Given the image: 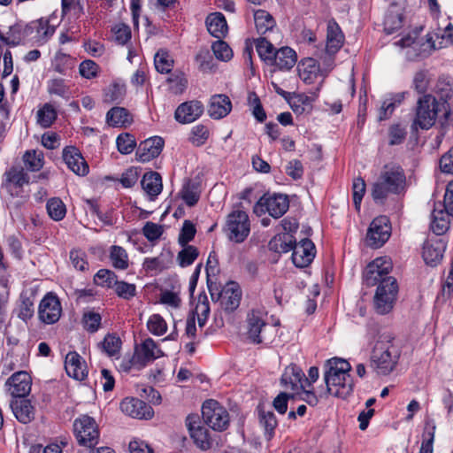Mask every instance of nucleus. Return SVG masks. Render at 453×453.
Returning <instances> with one entry per match:
<instances>
[{"label":"nucleus","mask_w":453,"mask_h":453,"mask_svg":"<svg viewBox=\"0 0 453 453\" xmlns=\"http://www.w3.org/2000/svg\"><path fill=\"white\" fill-rule=\"evenodd\" d=\"M116 143L118 150L121 154H130L136 146L134 137L128 133L119 134L117 137Z\"/></svg>","instance_id":"864d4df0"},{"label":"nucleus","mask_w":453,"mask_h":453,"mask_svg":"<svg viewBox=\"0 0 453 453\" xmlns=\"http://www.w3.org/2000/svg\"><path fill=\"white\" fill-rule=\"evenodd\" d=\"M434 92L439 96L438 101H440L442 107H444L447 100L450 98L452 95V86L445 79L440 78L434 88Z\"/></svg>","instance_id":"09e8293b"},{"label":"nucleus","mask_w":453,"mask_h":453,"mask_svg":"<svg viewBox=\"0 0 453 453\" xmlns=\"http://www.w3.org/2000/svg\"><path fill=\"white\" fill-rule=\"evenodd\" d=\"M167 81L170 83L171 91L175 95L181 94L188 86V80L182 73L172 75Z\"/></svg>","instance_id":"052dcab7"},{"label":"nucleus","mask_w":453,"mask_h":453,"mask_svg":"<svg viewBox=\"0 0 453 453\" xmlns=\"http://www.w3.org/2000/svg\"><path fill=\"white\" fill-rule=\"evenodd\" d=\"M401 349L390 333L381 334L370 356V367L379 376L390 374L397 366Z\"/></svg>","instance_id":"f257e3e1"},{"label":"nucleus","mask_w":453,"mask_h":453,"mask_svg":"<svg viewBox=\"0 0 453 453\" xmlns=\"http://www.w3.org/2000/svg\"><path fill=\"white\" fill-rule=\"evenodd\" d=\"M70 261L73 266L79 271H85L88 267L86 253L81 250H73L70 252Z\"/></svg>","instance_id":"774afa93"},{"label":"nucleus","mask_w":453,"mask_h":453,"mask_svg":"<svg viewBox=\"0 0 453 453\" xmlns=\"http://www.w3.org/2000/svg\"><path fill=\"white\" fill-rule=\"evenodd\" d=\"M24 163L29 171H39L43 165V155L35 150L27 151L23 156Z\"/></svg>","instance_id":"3c124183"},{"label":"nucleus","mask_w":453,"mask_h":453,"mask_svg":"<svg viewBox=\"0 0 453 453\" xmlns=\"http://www.w3.org/2000/svg\"><path fill=\"white\" fill-rule=\"evenodd\" d=\"M344 36L339 25L334 20L327 24L326 51L329 55L335 54L342 46Z\"/></svg>","instance_id":"bb28decb"},{"label":"nucleus","mask_w":453,"mask_h":453,"mask_svg":"<svg viewBox=\"0 0 453 453\" xmlns=\"http://www.w3.org/2000/svg\"><path fill=\"white\" fill-rule=\"evenodd\" d=\"M211 50L219 60L228 61L233 57V51L231 48L226 42L220 39L212 43Z\"/></svg>","instance_id":"bf43d9fd"},{"label":"nucleus","mask_w":453,"mask_h":453,"mask_svg":"<svg viewBox=\"0 0 453 453\" xmlns=\"http://www.w3.org/2000/svg\"><path fill=\"white\" fill-rule=\"evenodd\" d=\"M398 295V284L395 278H386L377 287L373 306L377 313L384 315L390 312Z\"/></svg>","instance_id":"423d86ee"},{"label":"nucleus","mask_w":453,"mask_h":453,"mask_svg":"<svg viewBox=\"0 0 453 453\" xmlns=\"http://www.w3.org/2000/svg\"><path fill=\"white\" fill-rule=\"evenodd\" d=\"M391 226L386 216L375 218L367 231L366 242L372 248L381 247L389 238Z\"/></svg>","instance_id":"9b49d317"},{"label":"nucleus","mask_w":453,"mask_h":453,"mask_svg":"<svg viewBox=\"0 0 453 453\" xmlns=\"http://www.w3.org/2000/svg\"><path fill=\"white\" fill-rule=\"evenodd\" d=\"M134 361L140 363V366L144 367L148 363L163 356L162 350L158 348L155 341L151 338L145 339L142 343L135 349Z\"/></svg>","instance_id":"412c9836"},{"label":"nucleus","mask_w":453,"mask_h":453,"mask_svg":"<svg viewBox=\"0 0 453 453\" xmlns=\"http://www.w3.org/2000/svg\"><path fill=\"white\" fill-rule=\"evenodd\" d=\"M445 245L441 241H427L423 246V258L426 264L434 266L443 257Z\"/></svg>","instance_id":"cd10ccee"},{"label":"nucleus","mask_w":453,"mask_h":453,"mask_svg":"<svg viewBox=\"0 0 453 453\" xmlns=\"http://www.w3.org/2000/svg\"><path fill=\"white\" fill-rule=\"evenodd\" d=\"M84 327L90 333H95L98 330L101 324V316L99 313L88 311L84 313L82 318Z\"/></svg>","instance_id":"69168bd1"},{"label":"nucleus","mask_w":453,"mask_h":453,"mask_svg":"<svg viewBox=\"0 0 453 453\" xmlns=\"http://www.w3.org/2000/svg\"><path fill=\"white\" fill-rule=\"evenodd\" d=\"M173 63L172 56L164 49L158 50L154 57L155 67L161 73H169L173 67Z\"/></svg>","instance_id":"58836bf2"},{"label":"nucleus","mask_w":453,"mask_h":453,"mask_svg":"<svg viewBox=\"0 0 453 453\" xmlns=\"http://www.w3.org/2000/svg\"><path fill=\"white\" fill-rule=\"evenodd\" d=\"M62 307L59 299L53 293H48L41 301L38 316L42 322L50 325L60 319Z\"/></svg>","instance_id":"f8f14e48"},{"label":"nucleus","mask_w":453,"mask_h":453,"mask_svg":"<svg viewBox=\"0 0 453 453\" xmlns=\"http://www.w3.org/2000/svg\"><path fill=\"white\" fill-rule=\"evenodd\" d=\"M142 189L150 197L155 199L162 191L163 184L161 175L157 172H150L143 175L141 181Z\"/></svg>","instance_id":"473e14b6"},{"label":"nucleus","mask_w":453,"mask_h":453,"mask_svg":"<svg viewBox=\"0 0 453 453\" xmlns=\"http://www.w3.org/2000/svg\"><path fill=\"white\" fill-rule=\"evenodd\" d=\"M110 259L114 268L125 270L128 267V256L125 249L113 245L111 248Z\"/></svg>","instance_id":"79ce46f5"},{"label":"nucleus","mask_w":453,"mask_h":453,"mask_svg":"<svg viewBox=\"0 0 453 453\" xmlns=\"http://www.w3.org/2000/svg\"><path fill=\"white\" fill-rule=\"evenodd\" d=\"M441 102L434 95H422L417 100L412 128L428 130L436 121Z\"/></svg>","instance_id":"20e7f679"},{"label":"nucleus","mask_w":453,"mask_h":453,"mask_svg":"<svg viewBox=\"0 0 453 453\" xmlns=\"http://www.w3.org/2000/svg\"><path fill=\"white\" fill-rule=\"evenodd\" d=\"M5 388L12 399L26 397L31 390V377L27 372H17L6 380Z\"/></svg>","instance_id":"4468645a"},{"label":"nucleus","mask_w":453,"mask_h":453,"mask_svg":"<svg viewBox=\"0 0 453 453\" xmlns=\"http://www.w3.org/2000/svg\"><path fill=\"white\" fill-rule=\"evenodd\" d=\"M403 9L397 4H391L384 19V30L393 34L403 27Z\"/></svg>","instance_id":"c85d7f7f"},{"label":"nucleus","mask_w":453,"mask_h":453,"mask_svg":"<svg viewBox=\"0 0 453 453\" xmlns=\"http://www.w3.org/2000/svg\"><path fill=\"white\" fill-rule=\"evenodd\" d=\"M164 140L159 136L146 139L140 143L137 149V159L144 163L158 157L164 148Z\"/></svg>","instance_id":"aec40b11"},{"label":"nucleus","mask_w":453,"mask_h":453,"mask_svg":"<svg viewBox=\"0 0 453 453\" xmlns=\"http://www.w3.org/2000/svg\"><path fill=\"white\" fill-rule=\"evenodd\" d=\"M350 370L351 365L345 359L334 357L327 360L324 380L328 394L344 399L352 393L354 382Z\"/></svg>","instance_id":"f03ea898"},{"label":"nucleus","mask_w":453,"mask_h":453,"mask_svg":"<svg viewBox=\"0 0 453 453\" xmlns=\"http://www.w3.org/2000/svg\"><path fill=\"white\" fill-rule=\"evenodd\" d=\"M203 421L215 431H224L229 426L227 411L217 401L210 399L202 406Z\"/></svg>","instance_id":"6e6552de"},{"label":"nucleus","mask_w":453,"mask_h":453,"mask_svg":"<svg viewBox=\"0 0 453 453\" xmlns=\"http://www.w3.org/2000/svg\"><path fill=\"white\" fill-rule=\"evenodd\" d=\"M37 123L42 127H49L57 119V111L55 108L50 104H45L36 113Z\"/></svg>","instance_id":"c03bdc74"},{"label":"nucleus","mask_w":453,"mask_h":453,"mask_svg":"<svg viewBox=\"0 0 453 453\" xmlns=\"http://www.w3.org/2000/svg\"><path fill=\"white\" fill-rule=\"evenodd\" d=\"M296 244V239L292 234L283 233L275 235L269 242V248L271 250L278 253H287L290 250H294Z\"/></svg>","instance_id":"72a5a7b5"},{"label":"nucleus","mask_w":453,"mask_h":453,"mask_svg":"<svg viewBox=\"0 0 453 453\" xmlns=\"http://www.w3.org/2000/svg\"><path fill=\"white\" fill-rule=\"evenodd\" d=\"M258 414L259 423L265 429L266 439L271 440L274 435V430L278 424L276 417L273 411H265L262 409L258 410Z\"/></svg>","instance_id":"4c0bfd02"},{"label":"nucleus","mask_w":453,"mask_h":453,"mask_svg":"<svg viewBox=\"0 0 453 453\" xmlns=\"http://www.w3.org/2000/svg\"><path fill=\"white\" fill-rule=\"evenodd\" d=\"M209 288L211 299L213 301L219 300L221 307L226 311L232 312L240 305L242 292L240 288L234 282L227 284L220 293H219L217 298L215 297V294L211 291V287H209Z\"/></svg>","instance_id":"2eb2a0df"},{"label":"nucleus","mask_w":453,"mask_h":453,"mask_svg":"<svg viewBox=\"0 0 453 453\" xmlns=\"http://www.w3.org/2000/svg\"><path fill=\"white\" fill-rule=\"evenodd\" d=\"M47 211L49 216L55 221L64 219L66 213V208L61 199L54 197L47 202Z\"/></svg>","instance_id":"a18cd8bd"},{"label":"nucleus","mask_w":453,"mask_h":453,"mask_svg":"<svg viewBox=\"0 0 453 453\" xmlns=\"http://www.w3.org/2000/svg\"><path fill=\"white\" fill-rule=\"evenodd\" d=\"M198 250L192 245L186 246L178 254V261L181 267L190 265L198 257Z\"/></svg>","instance_id":"13d9d810"},{"label":"nucleus","mask_w":453,"mask_h":453,"mask_svg":"<svg viewBox=\"0 0 453 453\" xmlns=\"http://www.w3.org/2000/svg\"><path fill=\"white\" fill-rule=\"evenodd\" d=\"M121 411L134 418L149 419L153 417V409L145 402L134 398L127 397L120 403Z\"/></svg>","instance_id":"dca6fc26"},{"label":"nucleus","mask_w":453,"mask_h":453,"mask_svg":"<svg viewBox=\"0 0 453 453\" xmlns=\"http://www.w3.org/2000/svg\"><path fill=\"white\" fill-rule=\"evenodd\" d=\"M180 196L189 207L194 206L200 198V193L197 186L190 180L184 183L180 192Z\"/></svg>","instance_id":"37998d69"},{"label":"nucleus","mask_w":453,"mask_h":453,"mask_svg":"<svg viewBox=\"0 0 453 453\" xmlns=\"http://www.w3.org/2000/svg\"><path fill=\"white\" fill-rule=\"evenodd\" d=\"M112 33L114 41L120 45L126 44L131 39V29L126 24L119 23L115 25L112 27Z\"/></svg>","instance_id":"680f3d73"},{"label":"nucleus","mask_w":453,"mask_h":453,"mask_svg":"<svg viewBox=\"0 0 453 453\" xmlns=\"http://www.w3.org/2000/svg\"><path fill=\"white\" fill-rule=\"evenodd\" d=\"M435 429L436 426L434 420L430 419L426 422V433L424 436H427V438L422 441L419 453H433Z\"/></svg>","instance_id":"de8ad7c7"},{"label":"nucleus","mask_w":453,"mask_h":453,"mask_svg":"<svg viewBox=\"0 0 453 453\" xmlns=\"http://www.w3.org/2000/svg\"><path fill=\"white\" fill-rule=\"evenodd\" d=\"M65 368L66 373L77 380H82L88 375L84 360L75 351H71L65 356Z\"/></svg>","instance_id":"b1692460"},{"label":"nucleus","mask_w":453,"mask_h":453,"mask_svg":"<svg viewBox=\"0 0 453 453\" xmlns=\"http://www.w3.org/2000/svg\"><path fill=\"white\" fill-rule=\"evenodd\" d=\"M117 275L111 270L100 269L94 277L96 285L104 288H112L116 283Z\"/></svg>","instance_id":"603ef678"},{"label":"nucleus","mask_w":453,"mask_h":453,"mask_svg":"<svg viewBox=\"0 0 453 453\" xmlns=\"http://www.w3.org/2000/svg\"><path fill=\"white\" fill-rule=\"evenodd\" d=\"M407 132L403 127L400 125H392L388 128V143L391 146L403 143L406 138Z\"/></svg>","instance_id":"e2e57ef3"},{"label":"nucleus","mask_w":453,"mask_h":453,"mask_svg":"<svg viewBox=\"0 0 453 453\" xmlns=\"http://www.w3.org/2000/svg\"><path fill=\"white\" fill-rule=\"evenodd\" d=\"M430 84V75L427 71L421 70L414 74L412 81V88L418 94L428 95L427 89Z\"/></svg>","instance_id":"49530a36"},{"label":"nucleus","mask_w":453,"mask_h":453,"mask_svg":"<svg viewBox=\"0 0 453 453\" xmlns=\"http://www.w3.org/2000/svg\"><path fill=\"white\" fill-rule=\"evenodd\" d=\"M281 384L287 389L294 391L311 387V383L308 381L302 369L296 365H290L285 368L281 376Z\"/></svg>","instance_id":"f3484780"},{"label":"nucleus","mask_w":453,"mask_h":453,"mask_svg":"<svg viewBox=\"0 0 453 453\" xmlns=\"http://www.w3.org/2000/svg\"><path fill=\"white\" fill-rule=\"evenodd\" d=\"M6 182L8 185L21 188L24 184H27L29 178L25 170L20 166H13L5 173Z\"/></svg>","instance_id":"a19ab883"},{"label":"nucleus","mask_w":453,"mask_h":453,"mask_svg":"<svg viewBox=\"0 0 453 453\" xmlns=\"http://www.w3.org/2000/svg\"><path fill=\"white\" fill-rule=\"evenodd\" d=\"M147 327L151 334L157 336L163 335L167 331V324L159 314H153L150 317Z\"/></svg>","instance_id":"8fccbe9b"},{"label":"nucleus","mask_w":453,"mask_h":453,"mask_svg":"<svg viewBox=\"0 0 453 453\" xmlns=\"http://www.w3.org/2000/svg\"><path fill=\"white\" fill-rule=\"evenodd\" d=\"M393 268L390 258L387 257H377L369 263L363 272V281L367 287L379 285L386 278H394L388 276Z\"/></svg>","instance_id":"9d476101"},{"label":"nucleus","mask_w":453,"mask_h":453,"mask_svg":"<svg viewBox=\"0 0 453 453\" xmlns=\"http://www.w3.org/2000/svg\"><path fill=\"white\" fill-rule=\"evenodd\" d=\"M297 56L289 47H281L277 50L270 65H275L280 70H290L296 63Z\"/></svg>","instance_id":"7c9ffc66"},{"label":"nucleus","mask_w":453,"mask_h":453,"mask_svg":"<svg viewBox=\"0 0 453 453\" xmlns=\"http://www.w3.org/2000/svg\"><path fill=\"white\" fill-rule=\"evenodd\" d=\"M131 121L128 111L123 107H113L106 114V122L111 127H123Z\"/></svg>","instance_id":"e433bc0d"},{"label":"nucleus","mask_w":453,"mask_h":453,"mask_svg":"<svg viewBox=\"0 0 453 453\" xmlns=\"http://www.w3.org/2000/svg\"><path fill=\"white\" fill-rule=\"evenodd\" d=\"M224 231L227 238L236 243H241L250 233V222L246 211H233L226 217Z\"/></svg>","instance_id":"0eeeda50"},{"label":"nucleus","mask_w":453,"mask_h":453,"mask_svg":"<svg viewBox=\"0 0 453 453\" xmlns=\"http://www.w3.org/2000/svg\"><path fill=\"white\" fill-rule=\"evenodd\" d=\"M254 20L258 34L265 35L276 27L273 17L265 10H257L254 13Z\"/></svg>","instance_id":"c9c22d12"},{"label":"nucleus","mask_w":453,"mask_h":453,"mask_svg":"<svg viewBox=\"0 0 453 453\" xmlns=\"http://www.w3.org/2000/svg\"><path fill=\"white\" fill-rule=\"evenodd\" d=\"M255 44L260 58L270 65L276 51L272 42L265 37H260L255 40Z\"/></svg>","instance_id":"ea45409f"},{"label":"nucleus","mask_w":453,"mask_h":453,"mask_svg":"<svg viewBox=\"0 0 453 453\" xmlns=\"http://www.w3.org/2000/svg\"><path fill=\"white\" fill-rule=\"evenodd\" d=\"M406 177L403 170L395 165H386L372 188V197L376 203H383L390 195L403 191Z\"/></svg>","instance_id":"7ed1b4c3"},{"label":"nucleus","mask_w":453,"mask_h":453,"mask_svg":"<svg viewBox=\"0 0 453 453\" xmlns=\"http://www.w3.org/2000/svg\"><path fill=\"white\" fill-rule=\"evenodd\" d=\"M246 334L250 342L267 345L272 342L275 329L265 321L261 311H252L247 317Z\"/></svg>","instance_id":"39448f33"},{"label":"nucleus","mask_w":453,"mask_h":453,"mask_svg":"<svg viewBox=\"0 0 453 453\" xmlns=\"http://www.w3.org/2000/svg\"><path fill=\"white\" fill-rule=\"evenodd\" d=\"M102 344L104 351L110 357H113L119 353L121 347V340L114 334H107Z\"/></svg>","instance_id":"4d7b16f0"},{"label":"nucleus","mask_w":453,"mask_h":453,"mask_svg":"<svg viewBox=\"0 0 453 453\" xmlns=\"http://www.w3.org/2000/svg\"><path fill=\"white\" fill-rule=\"evenodd\" d=\"M203 105L200 101L192 100L180 104L174 113L175 119L181 124L196 120L203 112Z\"/></svg>","instance_id":"a211bd4d"},{"label":"nucleus","mask_w":453,"mask_h":453,"mask_svg":"<svg viewBox=\"0 0 453 453\" xmlns=\"http://www.w3.org/2000/svg\"><path fill=\"white\" fill-rule=\"evenodd\" d=\"M48 92L62 97H68L69 88L62 79H53L48 82Z\"/></svg>","instance_id":"338daca9"},{"label":"nucleus","mask_w":453,"mask_h":453,"mask_svg":"<svg viewBox=\"0 0 453 453\" xmlns=\"http://www.w3.org/2000/svg\"><path fill=\"white\" fill-rule=\"evenodd\" d=\"M10 407L15 418L23 424L31 422L35 418V409L25 397L12 399Z\"/></svg>","instance_id":"a878e982"},{"label":"nucleus","mask_w":453,"mask_h":453,"mask_svg":"<svg viewBox=\"0 0 453 453\" xmlns=\"http://www.w3.org/2000/svg\"><path fill=\"white\" fill-rule=\"evenodd\" d=\"M189 434L195 444L201 449H209L212 445V440L209 430L201 424L199 417L196 415H188L186 419Z\"/></svg>","instance_id":"ddd939ff"},{"label":"nucleus","mask_w":453,"mask_h":453,"mask_svg":"<svg viewBox=\"0 0 453 453\" xmlns=\"http://www.w3.org/2000/svg\"><path fill=\"white\" fill-rule=\"evenodd\" d=\"M297 68L300 79L306 84L314 83L319 76L324 78L327 75V73H324L317 61L311 58L303 59Z\"/></svg>","instance_id":"5701e85b"},{"label":"nucleus","mask_w":453,"mask_h":453,"mask_svg":"<svg viewBox=\"0 0 453 453\" xmlns=\"http://www.w3.org/2000/svg\"><path fill=\"white\" fill-rule=\"evenodd\" d=\"M112 288L119 297L126 300H130L136 295L135 285L123 280H116Z\"/></svg>","instance_id":"5fc2aeb1"},{"label":"nucleus","mask_w":453,"mask_h":453,"mask_svg":"<svg viewBox=\"0 0 453 453\" xmlns=\"http://www.w3.org/2000/svg\"><path fill=\"white\" fill-rule=\"evenodd\" d=\"M208 32L215 38L221 39L227 34V24L225 16L220 12L210 14L206 19Z\"/></svg>","instance_id":"2f4dec72"},{"label":"nucleus","mask_w":453,"mask_h":453,"mask_svg":"<svg viewBox=\"0 0 453 453\" xmlns=\"http://www.w3.org/2000/svg\"><path fill=\"white\" fill-rule=\"evenodd\" d=\"M18 311V317L27 321L34 315V302L26 296H20Z\"/></svg>","instance_id":"6e6d98bb"},{"label":"nucleus","mask_w":453,"mask_h":453,"mask_svg":"<svg viewBox=\"0 0 453 453\" xmlns=\"http://www.w3.org/2000/svg\"><path fill=\"white\" fill-rule=\"evenodd\" d=\"M63 159L67 167L75 174L85 176L88 173V165L75 147H65L63 150Z\"/></svg>","instance_id":"4be33fe9"},{"label":"nucleus","mask_w":453,"mask_h":453,"mask_svg":"<svg viewBox=\"0 0 453 453\" xmlns=\"http://www.w3.org/2000/svg\"><path fill=\"white\" fill-rule=\"evenodd\" d=\"M449 216L445 210L434 208L432 213L431 229L436 235H441L448 231Z\"/></svg>","instance_id":"f704fd0d"},{"label":"nucleus","mask_w":453,"mask_h":453,"mask_svg":"<svg viewBox=\"0 0 453 453\" xmlns=\"http://www.w3.org/2000/svg\"><path fill=\"white\" fill-rule=\"evenodd\" d=\"M265 205L268 213L275 218H280L289 207L288 196L282 194H274L265 198Z\"/></svg>","instance_id":"c756f323"},{"label":"nucleus","mask_w":453,"mask_h":453,"mask_svg":"<svg viewBox=\"0 0 453 453\" xmlns=\"http://www.w3.org/2000/svg\"><path fill=\"white\" fill-rule=\"evenodd\" d=\"M232 110L229 97L223 94L214 95L211 97L208 105V114L213 119H220L227 116Z\"/></svg>","instance_id":"393cba45"},{"label":"nucleus","mask_w":453,"mask_h":453,"mask_svg":"<svg viewBox=\"0 0 453 453\" xmlns=\"http://www.w3.org/2000/svg\"><path fill=\"white\" fill-rule=\"evenodd\" d=\"M209 137V130L203 125L195 126L191 130L190 142L196 146L203 145Z\"/></svg>","instance_id":"0e129e2a"},{"label":"nucleus","mask_w":453,"mask_h":453,"mask_svg":"<svg viewBox=\"0 0 453 453\" xmlns=\"http://www.w3.org/2000/svg\"><path fill=\"white\" fill-rule=\"evenodd\" d=\"M315 257V246L309 239H303L295 245L292 261L296 267L308 266Z\"/></svg>","instance_id":"6ab92c4d"},{"label":"nucleus","mask_w":453,"mask_h":453,"mask_svg":"<svg viewBox=\"0 0 453 453\" xmlns=\"http://www.w3.org/2000/svg\"><path fill=\"white\" fill-rule=\"evenodd\" d=\"M73 430L81 445L91 448L98 443L99 431L95 419L88 415H82L73 423Z\"/></svg>","instance_id":"1a4fd4ad"}]
</instances>
